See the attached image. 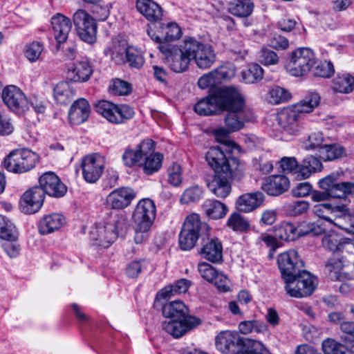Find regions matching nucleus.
Returning <instances> with one entry per match:
<instances>
[{"instance_id": "obj_36", "label": "nucleus", "mask_w": 354, "mask_h": 354, "mask_svg": "<svg viewBox=\"0 0 354 354\" xmlns=\"http://www.w3.org/2000/svg\"><path fill=\"white\" fill-rule=\"evenodd\" d=\"M331 223L344 230L351 231L354 228V214H351L345 205L337 206Z\"/></svg>"}, {"instance_id": "obj_19", "label": "nucleus", "mask_w": 354, "mask_h": 354, "mask_svg": "<svg viewBox=\"0 0 354 354\" xmlns=\"http://www.w3.org/2000/svg\"><path fill=\"white\" fill-rule=\"evenodd\" d=\"M104 163V157L98 153L86 156L82 163L85 180L90 183H95L102 174Z\"/></svg>"}, {"instance_id": "obj_55", "label": "nucleus", "mask_w": 354, "mask_h": 354, "mask_svg": "<svg viewBox=\"0 0 354 354\" xmlns=\"http://www.w3.org/2000/svg\"><path fill=\"white\" fill-rule=\"evenodd\" d=\"M127 48L124 45L114 44L111 48L105 50V54L106 56L110 55L115 64H121L125 62Z\"/></svg>"}, {"instance_id": "obj_29", "label": "nucleus", "mask_w": 354, "mask_h": 354, "mask_svg": "<svg viewBox=\"0 0 354 354\" xmlns=\"http://www.w3.org/2000/svg\"><path fill=\"white\" fill-rule=\"evenodd\" d=\"M264 199V194L261 192L246 193L238 198L236 207L240 212H250L260 207Z\"/></svg>"}, {"instance_id": "obj_56", "label": "nucleus", "mask_w": 354, "mask_h": 354, "mask_svg": "<svg viewBox=\"0 0 354 354\" xmlns=\"http://www.w3.org/2000/svg\"><path fill=\"white\" fill-rule=\"evenodd\" d=\"M315 64L316 66L313 69V75L315 77L328 78L335 72L333 64L330 61L316 62Z\"/></svg>"}, {"instance_id": "obj_11", "label": "nucleus", "mask_w": 354, "mask_h": 354, "mask_svg": "<svg viewBox=\"0 0 354 354\" xmlns=\"http://www.w3.org/2000/svg\"><path fill=\"white\" fill-rule=\"evenodd\" d=\"M95 111L113 124H121L133 118L134 111L126 104H115L101 100L95 105Z\"/></svg>"}, {"instance_id": "obj_37", "label": "nucleus", "mask_w": 354, "mask_h": 354, "mask_svg": "<svg viewBox=\"0 0 354 354\" xmlns=\"http://www.w3.org/2000/svg\"><path fill=\"white\" fill-rule=\"evenodd\" d=\"M322 169V164L319 159L313 156L306 157L299 170V179L308 178L312 173L321 171Z\"/></svg>"}, {"instance_id": "obj_62", "label": "nucleus", "mask_w": 354, "mask_h": 354, "mask_svg": "<svg viewBox=\"0 0 354 354\" xmlns=\"http://www.w3.org/2000/svg\"><path fill=\"white\" fill-rule=\"evenodd\" d=\"M110 92L115 95H126L131 91V84L120 79H115L109 86Z\"/></svg>"}, {"instance_id": "obj_54", "label": "nucleus", "mask_w": 354, "mask_h": 354, "mask_svg": "<svg viewBox=\"0 0 354 354\" xmlns=\"http://www.w3.org/2000/svg\"><path fill=\"white\" fill-rule=\"evenodd\" d=\"M298 237L303 236H319L324 232V228L311 222H302L297 227Z\"/></svg>"}, {"instance_id": "obj_61", "label": "nucleus", "mask_w": 354, "mask_h": 354, "mask_svg": "<svg viewBox=\"0 0 354 354\" xmlns=\"http://www.w3.org/2000/svg\"><path fill=\"white\" fill-rule=\"evenodd\" d=\"M127 62L129 66L135 68H140L145 62V59L140 52L133 48L127 50Z\"/></svg>"}, {"instance_id": "obj_26", "label": "nucleus", "mask_w": 354, "mask_h": 354, "mask_svg": "<svg viewBox=\"0 0 354 354\" xmlns=\"http://www.w3.org/2000/svg\"><path fill=\"white\" fill-rule=\"evenodd\" d=\"M50 23L57 42L59 44L64 43L72 28L71 19L61 13H57L52 17Z\"/></svg>"}, {"instance_id": "obj_53", "label": "nucleus", "mask_w": 354, "mask_h": 354, "mask_svg": "<svg viewBox=\"0 0 354 354\" xmlns=\"http://www.w3.org/2000/svg\"><path fill=\"white\" fill-rule=\"evenodd\" d=\"M337 206H332L330 203H319L313 207L314 213L319 218H322L330 223L335 217Z\"/></svg>"}, {"instance_id": "obj_64", "label": "nucleus", "mask_w": 354, "mask_h": 354, "mask_svg": "<svg viewBox=\"0 0 354 354\" xmlns=\"http://www.w3.org/2000/svg\"><path fill=\"white\" fill-rule=\"evenodd\" d=\"M309 203L306 201H297L287 205V212L292 216H297L307 212Z\"/></svg>"}, {"instance_id": "obj_28", "label": "nucleus", "mask_w": 354, "mask_h": 354, "mask_svg": "<svg viewBox=\"0 0 354 354\" xmlns=\"http://www.w3.org/2000/svg\"><path fill=\"white\" fill-rule=\"evenodd\" d=\"M322 245L325 249L333 252L351 250L353 248L351 239L335 232L324 236L322 239Z\"/></svg>"}, {"instance_id": "obj_41", "label": "nucleus", "mask_w": 354, "mask_h": 354, "mask_svg": "<svg viewBox=\"0 0 354 354\" xmlns=\"http://www.w3.org/2000/svg\"><path fill=\"white\" fill-rule=\"evenodd\" d=\"M333 90L341 93H349L354 90V77L350 74L338 75L332 82Z\"/></svg>"}, {"instance_id": "obj_21", "label": "nucleus", "mask_w": 354, "mask_h": 354, "mask_svg": "<svg viewBox=\"0 0 354 354\" xmlns=\"http://www.w3.org/2000/svg\"><path fill=\"white\" fill-rule=\"evenodd\" d=\"M44 200L43 190L39 187H33L23 194L20 201L21 209L26 214H35L41 207Z\"/></svg>"}, {"instance_id": "obj_2", "label": "nucleus", "mask_w": 354, "mask_h": 354, "mask_svg": "<svg viewBox=\"0 0 354 354\" xmlns=\"http://www.w3.org/2000/svg\"><path fill=\"white\" fill-rule=\"evenodd\" d=\"M223 106L225 107L222 108V112H227L225 118L226 128L215 129L214 137L217 142L228 147L230 150L238 149L239 146L230 140L228 135L243 129L245 123L252 119V113L245 109L244 99L239 89L234 86H232Z\"/></svg>"}, {"instance_id": "obj_32", "label": "nucleus", "mask_w": 354, "mask_h": 354, "mask_svg": "<svg viewBox=\"0 0 354 354\" xmlns=\"http://www.w3.org/2000/svg\"><path fill=\"white\" fill-rule=\"evenodd\" d=\"M90 106L87 100L80 98L75 101L68 111V119L71 124L77 125L84 122L88 118Z\"/></svg>"}, {"instance_id": "obj_13", "label": "nucleus", "mask_w": 354, "mask_h": 354, "mask_svg": "<svg viewBox=\"0 0 354 354\" xmlns=\"http://www.w3.org/2000/svg\"><path fill=\"white\" fill-rule=\"evenodd\" d=\"M274 235L268 234H262L259 239L263 241L268 247L271 248L273 252L279 247L277 239L290 241H294L298 237L297 227L290 222H282L274 227Z\"/></svg>"}, {"instance_id": "obj_14", "label": "nucleus", "mask_w": 354, "mask_h": 354, "mask_svg": "<svg viewBox=\"0 0 354 354\" xmlns=\"http://www.w3.org/2000/svg\"><path fill=\"white\" fill-rule=\"evenodd\" d=\"M189 46L187 50L191 52L192 59H194L197 66L201 69L210 68L216 61V54L212 46L198 41L189 37Z\"/></svg>"}, {"instance_id": "obj_63", "label": "nucleus", "mask_w": 354, "mask_h": 354, "mask_svg": "<svg viewBox=\"0 0 354 354\" xmlns=\"http://www.w3.org/2000/svg\"><path fill=\"white\" fill-rule=\"evenodd\" d=\"M168 183L174 187L182 183V168L180 165L173 163L167 169Z\"/></svg>"}, {"instance_id": "obj_24", "label": "nucleus", "mask_w": 354, "mask_h": 354, "mask_svg": "<svg viewBox=\"0 0 354 354\" xmlns=\"http://www.w3.org/2000/svg\"><path fill=\"white\" fill-rule=\"evenodd\" d=\"M156 205L149 198L139 201L133 214V219L136 224L151 225L156 217Z\"/></svg>"}, {"instance_id": "obj_22", "label": "nucleus", "mask_w": 354, "mask_h": 354, "mask_svg": "<svg viewBox=\"0 0 354 354\" xmlns=\"http://www.w3.org/2000/svg\"><path fill=\"white\" fill-rule=\"evenodd\" d=\"M89 237L93 245L106 248L116 239V234L112 225L98 224L90 231Z\"/></svg>"}, {"instance_id": "obj_43", "label": "nucleus", "mask_w": 354, "mask_h": 354, "mask_svg": "<svg viewBox=\"0 0 354 354\" xmlns=\"http://www.w3.org/2000/svg\"><path fill=\"white\" fill-rule=\"evenodd\" d=\"M320 96L316 92H309L305 97L293 107L301 114L310 113L318 106Z\"/></svg>"}, {"instance_id": "obj_58", "label": "nucleus", "mask_w": 354, "mask_h": 354, "mask_svg": "<svg viewBox=\"0 0 354 354\" xmlns=\"http://www.w3.org/2000/svg\"><path fill=\"white\" fill-rule=\"evenodd\" d=\"M203 195L202 189L197 186H193L187 189L183 194L180 201L183 204L194 203L200 200Z\"/></svg>"}, {"instance_id": "obj_52", "label": "nucleus", "mask_w": 354, "mask_h": 354, "mask_svg": "<svg viewBox=\"0 0 354 354\" xmlns=\"http://www.w3.org/2000/svg\"><path fill=\"white\" fill-rule=\"evenodd\" d=\"M322 350L324 354H350L347 347L330 338L323 341Z\"/></svg>"}, {"instance_id": "obj_18", "label": "nucleus", "mask_w": 354, "mask_h": 354, "mask_svg": "<svg viewBox=\"0 0 354 354\" xmlns=\"http://www.w3.org/2000/svg\"><path fill=\"white\" fill-rule=\"evenodd\" d=\"M279 269L284 279H289L290 276L298 272L304 267L303 261L299 259L297 251L290 250L280 254L277 257Z\"/></svg>"}, {"instance_id": "obj_57", "label": "nucleus", "mask_w": 354, "mask_h": 354, "mask_svg": "<svg viewBox=\"0 0 354 354\" xmlns=\"http://www.w3.org/2000/svg\"><path fill=\"white\" fill-rule=\"evenodd\" d=\"M258 60L265 66L275 65L278 64L279 57L274 50L263 48L258 53Z\"/></svg>"}, {"instance_id": "obj_34", "label": "nucleus", "mask_w": 354, "mask_h": 354, "mask_svg": "<svg viewBox=\"0 0 354 354\" xmlns=\"http://www.w3.org/2000/svg\"><path fill=\"white\" fill-rule=\"evenodd\" d=\"M66 223L65 217L61 214H51L45 216L39 223V232L45 235L60 229Z\"/></svg>"}, {"instance_id": "obj_40", "label": "nucleus", "mask_w": 354, "mask_h": 354, "mask_svg": "<svg viewBox=\"0 0 354 354\" xmlns=\"http://www.w3.org/2000/svg\"><path fill=\"white\" fill-rule=\"evenodd\" d=\"M190 286V281L186 279H180L174 283L162 288L159 292L158 295L163 299H167L176 295L185 293Z\"/></svg>"}, {"instance_id": "obj_49", "label": "nucleus", "mask_w": 354, "mask_h": 354, "mask_svg": "<svg viewBox=\"0 0 354 354\" xmlns=\"http://www.w3.org/2000/svg\"><path fill=\"white\" fill-rule=\"evenodd\" d=\"M239 329L245 335L251 333H264L267 330V326L259 320L243 321L239 324Z\"/></svg>"}, {"instance_id": "obj_17", "label": "nucleus", "mask_w": 354, "mask_h": 354, "mask_svg": "<svg viewBox=\"0 0 354 354\" xmlns=\"http://www.w3.org/2000/svg\"><path fill=\"white\" fill-rule=\"evenodd\" d=\"M2 99L6 106L18 114H23L28 110V101L17 86L10 85L3 89Z\"/></svg>"}, {"instance_id": "obj_10", "label": "nucleus", "mask_w": 354, "mask_h": 354, "mask_svg": "<svg viewBox=\"0 0 354 354\" xmlns=\"http://www.w3.org/2000/svg\"><path fill=\"white\" fill-rule=\"evenodd\" d=\"M315 64L314 53L308 48H300L291 53L288 71L292 76L301 77L307 74Z\"/></svg>"}, {"instance_id": "obj_6", "label": "nucleus", "mask_w": 354, "mask_h": 354, "mask_svg": "<svg viewBox=\"0 0 354 354\" xmlns=\"http://www.w3.org/2000/svg\"><path fill=\"white\" fill-rule=\"evenodd\" d=\"M285 290L290 297L301 298L313 294L317 285V279L305 270H299L289 279H284Z\"/></svg>"}, {"instance_id": "obj_9", "label": "nucleus", "mask_w": 354, "mask_h": 354, "mask_svg": "<svg viewBox=\"0 0 354 354\" xmlns=\"http://www.w3.org/2000/svg\"><path fill=\"white\" fill-rule=\"evenodd\" d=\"M39 161V156L28 149L15 150L4 159L3 167L13 173H24L33 169Z\"/></svg>"}, {"instance_id": "obj_42", "label": "nucleus", "mask_w": 354, "mask_h": 354, "mask_svg": "<svg viewBox=\"0 0 354 354\" xmlns=\"http://www.w3.org/2000/svg\"><path fill=\"white\" fill-rule=\"evenodd\" d=\"M54 97L55 100L62 104H66L71 101L75 91L72 89L68 82H60L54 88Z\"/></svg>"}, {"instance_id": "obj_12", "label": "nucleus", "mask_w": 354, "mask_h": 354, "mask_svg": "<svg viewBox=\"0 0 354 354\" xmlns=\"http://www.w3.org/2000/svg\"><path fill=\"white\" fill-rule=\"evenodd\" d=\"M73 21L81 40L90 44L95 42L97 25L91 15L80 9L74 13Z\"/></svg>"}, {"instance_id": "obj_30", "label": "nucleus", "mask_w": 354, "mask_h": 354, "mask_svg": "<svg viewBox=\"0 0 354 354\" xmlns=\"http://www.w3.org/2000/svg\"><path fill=\"white\" fill-rule=\"evenodd\" d=\"M289 179L284 175H272L267 178L262 184L263 191L271 196H278L288 189Z\"/></svg>"}, {"instance_id": "obj_46", "label": "nucleus", "mask_w": 354, "mask_h": 354, "mask_svg": "<svg viewBox=\"0 0 354 354\" xmlns=\"http://www.w3.org/2000/svg\"><path fill=\"white\" fill-rule=\"evenodd\" d=\"M241 75L245 83L254 84L262 80L263 69L258 64H252L242 71Z\"/></svg>"}, {"instance_id": "obj_31", "label": "nucleus", "mask_w": 354, "mask_h": 354, "mask_svg": "<svg viewBox=\"0 0 354 354\" xmlns=\"http://www.w3.org/2000/svg\"><path fill=\"white\" fill-rule=\"evenodd\" d=\"M93 74V69L87 61H80L68 68L66 79L74 82H85Z\"/></svg>"}, {"instance_id": "obj_15", "label": "nucleus", "mask_w": 354, "mask_h": 354, "mask_svg": "<svg viewBox=\"0 0 354 354\" xmlns=\"http://www.w3.org/2000/svg\"><path fill=\"white\" fill-rule=\"evenodd\" d=\"M154 142L151 139L142 140L135 148L128 147L122 155V161L125 166L132 167H141L144 158L154 152Z\"/></svg>"}, {"instance_id": "obj_7", "label": "nucleus", "mask_w": 354, "mask_h": 354, "mask_svg": "<svg viewBox=\"0 0 354 354\" xmlns=\"http://www.w3.org/2000/svg\"><path fill=\"white\" fill-rule=\"evenodd\" d=\"M189 46L188 38L180 48L167 44H160L158 48L165 55V62L169 68L175 73H183L188 68L192 59L191 52L187 50Z\"/></svg>"}, {"instance_id": "obj_8", "label": "nucleus", "mask_w": 354, "mask_h": 354, "mask_svg": "<svg viewBox=\"0 0 354 354\" xmlns=\"http://www.w3.org/2000/svg\"><path fill=\"white\" fill-rule=\"evenodd\" d=\"M232 88V86L220 87L208 96L201 99L194 106L195 112L201 115L221 113Z\"/></svg>"}, {"instance_id": "obj_35", "label": "nucleus", "mask_w": 354, "mask_h": 354, "mask_svg": "<svg viewBox=\"0 0 354 354\" xmlns=\"http://www.w3.org/2000/svg\"><path fill=\"white\" fill-rule=\"evenodd\" d=\"M202 208L208 218L215 220L223 218L228 210L224 203L216 199H207Z\"/></svg>"}, {"instance_id": "obj_45", "label": "nucleus", "mask_w": 354, "mask_h": 354, "mask_svg": "<svg viewBox=\"0 0 354 354\" xmlns=\"http://www.w3.org/2000/svg\"><path fill=\"white\" fill-rule=\"evenodd\" d=\"M161 30L162 39L166 42L174 41L180 39L182 31L180 26L176 23H168L166 25L158 23Z\"/></svg>"}, {"instance_id": "obj_38", "label": "nucleus", "mask_w": 354, "mask_h": 354, "mask_svg": "<svg viewBox=\"0 0 354 354\" xmlns=\"http://www.w3.org/2000/svg\"><path fill=\"white\" fill-rule=\"evenodd\" d=\"M319 158L324 161H332L345 155V149L339 144L324 145L319 149Z\"/></svg>"}, {"instance_id": "obj_25", "label": "nucleus", "mask_w": 354, "mask_h": 354, "mask_svg": "<svg viewBox=\"0 0 354 354\" xmlns=\"http://www.w3.org/2000/svg\"><path fill=\"white\" fill-rule=\"evenodd\" d=\"M300 113L294 108H287L277 115L279 125L287 133L295 135L299 131Z\"/></svg>"}, {"instance_id": "obj_3", "label": "nucleus", "mask_w": 354, "mask_h": 354, "mask_svg": "<svg viewBox=\"0 0 354 354\" xmlns=\"http://www.w3.org/2000/svg\"><path fill=\"white\" fill-rule=\"evenodd\" d=\"M162 315L170 318L162 322V329L174 338H179L201 324V320L189 315V308L180 300H175L163 305Z\"/></svg>"}, {"instance_id": "obj_44", "label": "nucleus", "mask_w": 354, "mask_h": 354, "mask_svg": "<svg viewBox=\"0 0 354 354\" xmlns=\"http://www.w3.org/2000/svg\"><path fill=\"white\" fill-rule=\"evenodd\" d=\"M163 156L160 153H152L144 158L141 167L147 175H151L159 171L162 166Z\"/></svg>"}, {"instance_id": "obj_39", "label": "nucleus", "mask_w": 354, "mask_h": 354, "mask_svg": "<svg viewBox=\"0 0 354 354\" xmlns=\"http://www.w3.org/2000/svg\"><path fill=\"white\" fill-rule=\"evenodd\" d=\"M253 10L254 3L252 0H234L229 5L230 12L239 17H248Z\"/></svg>"}, {"instance_id": "obj_23", "label": "nucleus", "mask_w": 354, "mask_h": 354, "mask_svg": "<svg viewBox=\"0 0 354 354\" xmlns=\"http://www.w3.org/2000/svg\"><path fill=\"white\" fill-rule=\"evenodd\" d=\"M201 255L206 260L220 263L223 261V245L218 238H203Z\"/></svg>"}, {"instance_id": "obj_5", "label": "nucleus", "mask_w": 354, "mask_h": 354, "mask_svg": "<svg viewBox=\"0 0 354 354\" xmlns=\"http://www.w3.org/2000/svg\"><path fill=\"white\" fill-rule=\"evenodd\" d=\"M209 230V225L201 221L197 214L188 215L182 227L179 234V245L183 250L192 249L198 239L207 236Z\"/></svg>"}, {"instance_id": "obj_33", "label": "nucleus", "mask_w": 354, "mask_h": 354, "mask_svg": "<svg viewBox=\"0 0 354 354\" xmlns=\"http://www.w3.org/2000/svg\"><path fill=\"white\" fill-rule=\"evenodd\" d=\"M136 8L151 22L158 23L162 18V8L153 0H137Z\"/></svg>"}, {"instance_id": "obj_20", "label": "nucleus", "mask_w": 354, "mask_h": 354, "mask_svg": "<svg viewBox=\"0 0 354 354\" xmlns=\"http://www.w3.org/2000/svg\"><path fill=\"white\" fill-rule=\"evenodd\" d=\"M39 183V187L43 190L44 194H46L52 197L61 198L67 192L66 186L53 172H46L41 175Z\"/></svg>"}, {"instance_id": "obj_1", "label": "nucleus", "mask_w": 354, "mask_h": 354, "mask_svg": "<svg viewBox=\"0 0 354 354\" xmlns=\"http://www.w3.org/2000/svg\"><path fill=\"white\" fill-rule=\"evenodd\" d=\"M205 158L214 170V174L205 178L207 187L217 198H225L232 192V180L243 176L244 165L232 157L230 151L220 147H211Z\"/></svg>"}, {"instance_id": "obj_60", "label": "nucleus", "mask_w": 354, "mask_h": 354, "mask_svg": "<svg viewBox=\"0 0 354 354\" xmlns=\"http://www.w3.org/2000/svg\"><path fill=\"white\" fill-rule=\"evenodd\" d=\"M270 102L273 104H280L290 98V93L283 88L279 86L272 87L269 92Z\"/></svg>"}, {"instance_id": "obj_59", "label": "nucleus", "mask_w": 354, "mask_h": 354, "mask_svg": "<svg viewBox=\"0 0 354 354\" xmlns=\"http://www.w3.org/2000/svg\"><path fill=\"white\" fill-rule=\"evenodd\" d=\"M280 167L286 173H292L296 174V177L299 178V170L300 165L294 157H283L279 162Z\"/></svg>"}, {"instance_id": "obj_48", "label": "nucleus", "mask_w": 354, "mask_h": 354, "mask_svg": "<svg viewBox=\"0 0 354 354\" xmlns=\"http://www.w3.org/2000/svg\"><path fill=\"white\" fill-rule=\"evenodd\" d=\"M343 267V262L339 259H330L326 263L325 272L328 273L330 280H340L342 277L341 271Z\"/></svg>"}, {"instance_id": "obj_16", "label": "nucleus", "mask_w": 354, "mask_h": 354, "mask_svg": "<svg viewBox=\"0 0 354 354\" xmlns=\"http://www.w3.org/2000/svg\"><path fill=\"white\" fill-rule=\"evenodd\" d=\"M268 351L259 341L243 337L234 332L228 354H268Z\"/></svg>"}, {"instance_id": "obj_50", "label": "nucleus", "mask_w": 354, "mask_h": 354, "mask_svg": "<svg viewBox=\"0 0 354 354\" xmlns=\"http://www.w3.org/2000/svg\"><path fill=\"white\" fill-rule=\"evenodd\" d=\"M0 238L8 241H13L17 239L13 223L2 215H0Z\"/></svg>"}, {"instance_id": "obj_51", "label": "nucleus", "mask_w": 354, "mask_h": 354, "mask_svg": "<svg viewBox=\"0 0 354 354\" xmlns=\"http://www.w3.org/2000/svg\"><path fill=\"white\" fill-rule=\"evenodd\" d=\"M227 225L234 231L245 232L250 228V223L239 213L234 212L227 219Z\"/></svg>"}, {"instance_id": "obj_47", "label": "nucleus", "mask_w": 354, "mask_h": 354, "mask_svg": "<svg viewBox=\"0 0 354 354\" xmlns=\"http://www.w3.org/2000/svg\"><path fill=\"white\" fill-rule=\"evenodd\" d=\"M235 331L224 330L219 333L215 338L216 348L223 354H228Z\"/></svg>"}, {"instance_id": "obj_27", "label": "nucleus", "mask_w": 354, "mask_h": 354, "mask_svg": "<svg viewBox=\"0 0 354 354\" xmlns=\"http://www.w3.org/2000/svg\"><path fill=\"white\" fill-rule=\"evenodd\" d=\"M136 196V192L130 187H121L111 192L107 203L113 209H124L128 207Z\"/></svg>"}, {"instance_id": "obj_4", "label": "nucleus", "mask_w": 354, "mask_h": 354, "mask_svg": "<svg viewBox=\"0 0 354 354\" xmlns=\"http://www.w3.org/2000/svg\"><path fill=\"white\" fill-rule=\"evenodd\" d=\"M318 185L323 191L312 190L311 198L313 201L319 202L330 198L344 199L354 195V183L339 182L338 175L334 173L320 179Z\"/></svg>"}]
</instances>
